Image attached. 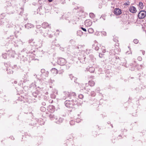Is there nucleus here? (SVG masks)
<instances>
[{
	"label": "nucleus",
	"mask_w": 146,
	"mask_h": 146,
	"mask_svg": "<svg viewBox=\"0 0 146 146\" xmlns=\"http://www.w3.org/2000/svg\"><path fill=\"white\" fill-rule=\"evenodd\" d=\"M146 16V12L145 11H141L138 13V17L139 19H143Z\"/></svg>",
	"instance_id": "obj_1"
},
{
	"label": "nucleus",
	"mask_w": 146,
	"mask_h": 146,
	"mask_svg": "<svg viewBox=\"0 0 146 146\" xmlns=\"http://www.w3.org/2000/svg\"><path fill=\"white\" fill-rule=\"evenodd\" d=\"M88 84L87 83L85 84H81L80 85V87L81 89L82 90H84L87 91L89 92L90 89V88H86V87H88Z\"/></svg>",
	"instance_id": "obj_2"
},
{
	"label": "nucleus",
	"mask_w": 146,
	"mask_h": 146,
	"mask_svg": "<svg viewBox=\"0 0 146 146\" xmlns=\"http://www.w3.org/2000/svg\"><path fill=\"white\" fill-rule=\"evenodd\" d=\"M64 103L66 106L68 108L71 107L74 104H75L73 103L72 100H66Z\"/></svg>",
	"instance_id": "obj_3"
},
{
	"label": "nucleus",
	"mask_w": 146,
	"mask_h": 146,
	"mask_svg": "<svg viewBox=\"0 0 146 146\" xmlns=\"http://www.w3.org/2000/svg\"><path fill=\"white\" fill-rule=\"evenodd\" d=\"M59 64L60 65L63 66L64 65L66 62L65 59L63 58H60L58 61Z\"/></svg>",
	"instance_id": "obj_4"
},
{
	"label": "nucleus",
	"mask_w": 146,
	"mask_h": 146,
	"mask_svg": "<svg viewBox=\"0 0 146 146\" xmlns=\"http://www.w3.org/2000/svg\"><path fill=\"white\" fill-rule=\"evenodd\" d=\"M114 13L116 15H119L121 13V11L119 8H116L114 10Z\"/></svg>",
	"instance_id": "obj_5"
},
{
	"label": "nucleus",
	"mask_w": 146,
	"mask_h": 146,
	"mask_svg": "<svg viewBox=\"0 0 146 146\" xmlns=\"http://www.w3.org/2000/svg\"><path fill=\"white\" fill-rule=\"evenodd\" d=\"M129 10L131 13H135L137 11L135 7L133 6H131L130 7Z\"/></svg>",
	"instance_id": "obj_6"
},
{
	"label": "nucleus",
	"mask_w": 146,
	"mask_h": 146,
	"mask_svg": "<svg viewBox=\"0 0 146 146\" xmlns=\"http://www.w3.org/2000/svg\"><path fill=\"white\" fill-rule=\"evenodd\" d=\"M71 95L68 92H64L63 97V99L65 100L66 99L67 97H70Z\"/></svg>",
	"instance_id": "obj_7"
},
{
	"label": "nucleus",
	"mask_w": 146,
	"mask_h": 146,
	"mask_svg": "<svg viewBox=\"0 0 146 146\" xmlns=\"http://www.w3.org/2000/svg\"><path fill=\"white\" fill-rule=\"evenodd\" d=\"M92 21L89 19L86 20L85 21V25L87 27L90 26L92 25Z\"/></svg>",
	"instance_id": "obj_8"
},
{
	"label": "nucleus",
	"mask_w": 146,
	"mask_h": 146,
	"mask_svg": "<svg viewBox=\"0 0 146 146\" xmlns=\"http://www.w3.org/2000/svg\"><path fill=\"white\" fill-rule=\"evenodd\" d=\"M48 110L50 112H53L55 111L54 107L52 105L49 106L48 108Z\"/></svg>",
	"instance_id": "obj_9"
},
{
	"label": "nucleus",
	"mask_w": 146,
	"mask_h": 146,
	"mask_svg": "<svg viewBox=\"0 0 146 146\" xmlns=\"http://www.w3.org/2000/svg\"><path fill=\"white\" fill-rule=\"evenodd\" d=\"M25 27L26 28L29 29L33 28L34 25L31 23H28L25 25Z\"/></svg>",
	"instance_id": "obj_10"
},
{
	"label": "nucleus",
	"mask_w": 146,
	"mask_h": 146,
	"mask_svg": "<svg viewBox=\"0 0 146 146\" xmlns=\"http://www.w3.org/2000/svg\"><path fill=\"white\" fill-rule=\"evenodd\" d=\"M63 120V118L61 117H59L58 118H57L56 119V122L57 123H60L62 122Z\"/></svg>",
	"instance_id": "obj_11"
},
{
	"label": "nucleus",
	"mask_w": 146,
	"mask_h": 146,
	"mask_svg": "<svg viewBox=\"0 0 146 146\" xmlns=\"http://www.w3.org/2000/svg\"><path fill=\"white\" fill-rule=\"evenodd\" d=\"M52 73L53 74H57L58 73V70L55 68H52L51 70Z\"/></svg>",
	"instance_id": "obj_12"
},
{
	"label": "nucleus",
	"mask_w": 146,
	"mask_h": 146,
	"mask_svg": "<svg viewBox=\"0 0 146 146\" xmlns=\"http://www.w3.org/2000/svg\"><path fill=\"white\" fill-rule=\"evenodd\" d=\"M49 26L48 24L46 22H44L42 24V27L44 28H46Z\"/></svg>",
	"instance_id": "obj_13"
},
{
	"label": "nucleus",
	"mask_w": 146,
	"mask_h": 146,
	"mask_svg": "<svg viewBox=\"0 0 146 146\" xmlns=\"http://www.w3.org/2000/svg\"><path fill=\"white\" fill-rule=\"evenodd\" d=\"M95 82L93 81H89L88 85H89L90 86H93L94 85Z\"/></svg>",
	"instance_id": "obj_14"
},
{
	"label": "nucleus",
	"mask_w": 146,
	"mask_h": 146,
	"mask_svg": "<svg viewBox=\"0 0 146 146\" xmlns=\"http://www.w3.org/2000/svg\"><path fill=\"white\" fill-rule=\"evenodd\" d=\"M89 71L90 72H94L95 71V68L93 67H90L88 69Z\"/></svg>",
	"instance_id": "obj_15"
},
{
	"label": "nucleus",
	"mask_w": 146,
	"mask_h": 146,
	"mask_svg": "<svg viewBox=\"0 0 146 146\" xmlns=\"http://www.w3.org/2000/svg\"><path fill=\"white\" fill-rule=\"evenodd\" d=\"M71 79L72 80H74V82H76V78L73 76L72 74H70L69 75Z\"/></svg>",
	"instance_id": "obj_16"
},
{
	"label": "nucleus",
	"mask_w": 146,
	"mask_h": 146,
	"mask_svg": "<svg viewBox=\"0 0 146 146\" xmlns=\"http://www.w3.org/2000/svg\"><path fill=\"white\" fill-rule=\"evenodd\" d=\"M139 6L140 7V9H142L143 7V4L142 2H140L139 3Z\"/></svg>",
	"instance_id": "obj_17"
},
{
	"label": "nucleus",
	"mask_w": 146,
	"mask_h": 146,
	"mask_svg": "<svg viewBox=\"0 0 146 146\" xmlns=\"http://www.w3.org/2000/svg\"><path fill=\"white\" fill-rule=\"evenodd\" d=\"M88 31L90 33H92L94 32L93 29L92 28H90L88 30Z\"/></svg>",
	"instance_id": "obj_18"
},
{
	"label": "nucleus",
	"mask_w": 146,
	"mask_h": 146,
	"mask_svg": "<svg viewBox=\"0 0 146 146\" xmlns=\"http://www.w3.org/2000/svg\"><path fill=\"white\" fill-rule=\"evenodd\" d=\"M7 72L8 74H12L13 72V71L11 70L10 69H7Z\"/></svg>",
	"instance_id": "obj_19"
},
{
	"label": "nucleus",
	"mask_w": 146,
	"mask_h": 146,
	"mask_svg": "<svg viewBox=\"0 0 146 146\" xmlns=\"http://www.w3.org/2000/svg\"><path fill=\"white\" fill-rule=\"evenodd\" d=\"M89 16L90 17L92 18H93L95 17L94 14L92 13H90L89 14Z\"/></svg>",
	"instance_id": "obj_20"
},
{
	"label": "nucleus",
	"mask_w": 146,
	"mask_h": 146,
	"mask_svg": "<svg viewBox=\"0 0 146 146\" xmlns=\"http://www.w3.org/2000/svg\"><path fill=\"white\" fill-rule=\"evenodd\" d=\"M11 56L13 57H14L15 55V51H12L11 52Z\"/></svg>",
	"instance_id": "obj_21"
},
{
	"label": "nucleus",
	"mask_w": 146,
	"mask_h": 146,
	"mask_svg": "<svg viewBox=\"0 0 146 146\" xmlns=\"http://www.w3.org/2000/svg\"><path fill=\"white\" fill-rule=\"evenodd\" d=\"M101 49L102 50V52L103 53H104L106 52V49H105V47L104 46H102L101 48Z\"/></svg>",
	"instance_id": "obj_22"
},
{
	"label": "nucleus",
	"mask_w": 146,
	"mask_h": 146,
	"mask_svg": "<svg viewBox=\"0 0 146 146\" xmlns=\"http://www.w3.org/2000/svg\"><path fill=\"white\" fill-rule=\"evenodd\" d=\"M71 64L70 63H67L66 65L67 69H68L71 66Z\"/></svg>",
	"instance_id": "obj_23"
},
{
	"label": "nucleus",
	"mask_w": 146,
	"mask_h": 146,
	"mask_svg": "<svg viewBox=\"0 0 146 146\" xmlns=\"http://www.w3.org/2000/svg\"><path fill=\"white\" fill-rule=\"evenodd\" d=\"M40 110L41 111H44L46 110V108L44 107H42L40 108Z\"/></svg>",
	"instance_id": "obj_24"
},
{
	"label": "nucleus",
	"mask_w": 146,
	"mask_h": 146,
	"mask_svg": "<svg viewBox=\"0 0 146 146\" xmlns=\"http://www.w3.org/2000/svg\"><path fill=\"white\" fill-rule=\"evenodd\" d=\"M70 123L71 125H73L75 123V122L74 121L72 120L70 122Z\"/></svg>",
	"instance_id": "obj_25"
},
{
	"label": "nucleus",
	"mask_w": 146,
	"mask_h": 146,
	"mask_svg": "<svg viewBox=\"0 0 146 146\" xmlns=\"http://www.w3.org/2000/svg\"><path fill=\"white\" fill-rule=\"evenodd\" d=\"M84 97V96L82 94H80L78 95V98L80 99H82Z\"/></svg>",
	"instance_id": "obj_26"
},
{
	"label": "nucleus",
	"mask_w": 146,
	"mask_h": 146,
	"mask_svg": "<svg viewBox=\"0 0 146 146\" xmlns=\"http://www.w3.org/2000/svg\"><path fill=\"white\" fill-rule=\"evenodd\" d=\"M3 57L4 58H6L7 57V54H2Z\"/></svg>",
	"instance_id": "obj_27"
},
{
	"label": "nucleus",
	"mask_w": 146,
	"mask_h": 146,
	"mask_svg": "<svg viewBox=\"0 0 146 146\" xmlns=\"http://www.w3.org/2000/svg\"><path fill=\"white\" fill-rule=\"evenodd\" d=\"M95 93L94 92H91V96H94L95 95Z\"/></svg>",
	"instance_id": "obj_28"
},
{
	"label": "nucleus",
	"mask_w": 146,
	"mask_h": 146,
	"mask_svg": "<svg viewBox=\"0 0 146 146\" xmlns=\"http://www.w3.org/2000/svg\"><path fill=\"white\" fill-rule=\"evenodd\" d=\"M133 42L137 44L138 42V40L137 39H135L133 40Z\"/></svg>",
	"instance_id": "obj_29"
},
{
	"label": "nucleus",
	"mask_w": 146,
	"mask_h": 146,
	"mask_svg": "<svg viewBox=\"0 0 146 146\" xmlns=\"http://www.w3.org/2000/svg\"><path fill=\"white\" fill-rule=\"evenodd\" d=\"M137 59L139 61H141L142 60V58L141 56L138 57Z\"/></svg>",
	"instance_id": "obj_30"
},
{
	"label": "nucleus",
	"mask_w": 146,
	"mask_h": 146,
	"mask_svg": "<svg viewBox=\"0 0 146 146\" xmlns=\"http://www.w3.org/2000/svg\"><path fill=\"white\" fill-rule=\"evenodd\" d=\"M80 119L79 118H77V119H76V121L77 123H79L80 122Z\"/></svg>",
	"instance_id": "obj_31"
},
{
	"label": "nucleus",
	"mask_w": 146,
	"mask_h": 146,
	"mask_svg": "<svg viewBox=\"0 0 146 146\" xmlns=\"http://www.w3.org/2000/svg\"><path fill=\"white\" fill-rule=\"evenodd\" d=\"M102 34L104 36H106V33L105 31H103L102 32Z\"/></svg>",
	"instance_id": "obj_32"
},
{
	"label": "nucleus",
	"mask_w": 146,
	"mask_h": 146,
	"mask_svg": "<svg viewBox=\"0 0 146 146\" xmlns=\"http://www.w3.org/2000/svg\"><path fill=\"white\" fill-rule=\"evenodd\" d=\"M45 72V70L44 69H42L41 70V73H44Z\"/></svg>",
	"instance_id": "obj_33"
},
{
	"label": "nucleus",
	"mask_w": 146,
	"mask_h": 146,
	"mask_svg": "<svg viewBox=\"0 0 146 146\" xmlns=\"http://www.w3.org/2000/svg\"><path fill=\"white\" fill-rule=\"evenodd\" d=\"M86 50V53L87 54H88L90 52V51L89 50H88V49Z\"/></svg>",
	"instance_id": "obj_34"
},
{
	"label": "nucleus",
	"mask_w": 146,
	"mask_h": 146,
	"mask_svg": "<svg viewBox=\"0 0 146 146\" xmlns=\"http://www.w3.org/2000/svg\"><path fill=\"white\" fill-rule=\"evenodd\" d=\"M124 5H129V2H127L124 3Z\"/></svg>",
	"instance_id": "obj_35"
},
{
	"label": "nucleus",
	"mask_w": 146,
	"mask_h": 146,
	"mask_svg": "<svg viewBox=\"0 0 146 146\" xmlns=\"http://www.w3.org/2000/svg\"><path fill=\"white\" fill-rule=\"evenodd\" d=\"M81 29L84 31L86 32V29L83 28V27H81Z\"/></svg>",
	"instance_id": "obj_36"
},
{
	"label": "nucleus",
	"mask_w": 146,
	"mask_h": 146,
	"mask_svg": "<svg viewBox=\"0 0 146 146\" xmlns=\"http://www.w3.org/2000/svg\"><path fill=\"white\" fill-rule=\"evenodd\" d=\"M48 71H46V75H45L46 77H48Z\"/></svg>",
	"instance_id": "obj_37"
},
{
	"label": "nucleus",
	"mask_w": 146,
	"mask_h": 146,
	"mask_svg": "<svg viewBox=\"0 0 146 146\" xmlns=\"http://www.w3.org/2000/svg\"><path fill=\"white\" fill-rule=\"evenodd\" d=\"M54 116V115L52 114H51L50 115V117L51 118H53Z\"/></svg>",
	"instance_id": "obj_38"
},
{
	"label": "nucleus",
	"mask_w": 146,
	"mask_h": 146,
	"mask_svg": "<svg viewBox=\"0 0 146 146\" xmlns=\"http://www.w3.org/2000/svg\"><path fill=\"white\" fill-rule=\"evenodd\" d=\"M99 49V48L98 46L96 47L95 48V49L96 50H98Z\"/></svg>",
	"instance_id": "obj_39"
},
{
	"label": "nucleus",
	"mask_w": 146,
	"mask_h": 146,
	"mask_svg": "<svg viewBox=\"0 0 146 146\" xmlns=\"http://www.w3.org/2000/svg\"><path fill=\"white\" fill-rule=\"evenodd\" d=\"M141 51H142L143 54L144 55L145 54V51L143 50H141Z\"/></svg>",
	"instance_id": "obj_40"
},
{
	"label": "nucleus",
	"mask_w": 146,
	"mask_h": 146,
	"mask_svg": "<svg viewBox=\"0 0 146 146\" xmlns=\"http://www.w3.org/2000/svg\"><path fill=\"white\" fill-rule=\"evenodd\" d=\"M44 36H47V34H45L44 33V34H42Z\"/></svg>",
	"instance_id": "obj_41"
},
{
	"label": "nucleus",
	"mask_w": 146,
	"mask_h": 146,
	"mask_svg": "<svg viewBox=\"0 0 146 146\" xmlns=\"http://www.w3.org/2000/svg\"><path fill=\"white\" fill-rule=\"evenodd\" d=\"M102 54H99V56H100V57L102 58Z\"/></svg>",
	"instance_id": "obj_42"
},
{
	"label": "nucleus",
	"mask_w": 146,
	"mask_h": 146,
	"mask_svg": "<svg viewBox=\"0 0 146 146\" xmlns=\"http://www.w3.org/2000/svg\"><path fill=\"white\" fill-rule=\"evenodd\" d=\"M53 82H54V80H52L51 79L50 80V82H51V83H52Z\"/></svg>",
	"instance_id": "obj_43"
},
{
	"label": "nucleus",
	"mask_w": 146,
	"mask_h": 146,
	"mask_svg": "<svg viewBox=\"0 0 146 146\" xmlns=\"http://www.w3.org/2000/svg\"><path fill=\"white\" fill-rule=\"evenodd\" d=\"M48 1L49 2H52V0H48Z\"/></svg>",
	"instance_id": "obj_44"
},
{
	"label": "nucleus",
	"mask_w": 146,
	"mask_h": 146,
	"mask_svg": "<svg viewBox=\"0 0 146 146\" xmlns=\"http://www.w3.org/2000/svg\"><path fill=\"white\" fill-rule=\"evenodd\" d=\"M42 104L43 105H45V103L44 102H43Z\"/></svg>",
	"instance_id": "obj_45"
},
{
	"label": "nucleus",
	"mask_w": 146,
	"mask_h": 146,
	"mask_svg": "<svg viewBox=\"0 0 146 146\" xmlns=\"http://www.w3.org/2000/svg\"><path fill=\"white\" fill-rule=\"evenodd\" d=\"M86 88H90V87L89 86V85H88V87H86Z\"/></svg>",
	"instance_id": "obj_46"
},
{
	"label": "nucleus",
	"mask_w": 146,
	"mask_h": 146,
	"mask_svg": "<svg viewBox=\"0 0 146 146\" xmlns=\"http://www.w3.org/2000/svg\"><path fill=\"white\" fill-rule=\"evenodd\" d=\"M68 22L69 23H70V21L68 20Z\"/></svg>",
	"instance_id": "obj_47"
},
{
	"label": "nucleus",
	"mask_w": 146,
	"mask_h": 146,
	"mask_svg": "<svg viewBox=\"0 0 146 146\" xmlns=\"http://www.w3.org/2000/svg\"><path fill=\"white\" fill-rule=\"evenodd\" d=\"M73 95H75V93H73Z\"/></svg>",
	"instance_id": "obj_48"
},
{
	"label": "nucleus",
	"mask_w": 146,
	"mask_h": 146,
	"mask_svg": "<svg viewBox=\"0 0 146 146\" xmlns=\"http://www.w3.org/2000/svg\"><path fill=\"white\" fill-rule=\"evenodd\" d=\"M145 23H146V20H145Z\"/></svg>",
	"instance_id": "obj_49"
},
{
	"label": "nucleus",
	"mask_w": 146,
	"mask_h": 146,
	"mask_svg": "<svg viewBox=\"0 0 146 146\" xmlns=\"http://www.w3.org/2000/svg\"><path fill=\"white\" fill-rule=\"evenodd\" d=\"M15 83H16V82H15Z\"/></svg>",
	"instance_id": "obj_50"
}]
</instances>
